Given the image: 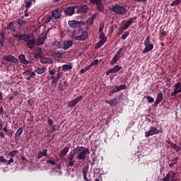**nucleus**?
<instances>
[{"label": "nucleus", "instance_id": "obj_1", "mask_svg": "<svg viewBox=\"0 0 181 181\" xmlns=\"http://www.w3.org/2000/svg\"><path fill=\"white\" fill-rule=\"evenodd\" d=\"M74 153L76 155V159L84 160L87 155L90 154V149L84 146H77L74 149Z\"/></svg>", "mask_w": 181, "mask_h": 181}, {"label": "nucleus", "instance_id": "obj_2", "mask_svg": "<svg viewBox=\"0 0 181 181\" xmlns=\"http://www.w3.org/2000/svg\"><path fill=\"white\" fill-rule=\"evenodd\" d=\"M111 11L117 13V15H125L128 12L127 8H125L122 5H119L118 4H115L114 6H112Z\"/></svg>", "mask_w": 181, "mask_h": 181}, {"label": "nucleus", "instance_id": "obj_3", "mask_svg": "<svg viewBox=\"0 0 181 181\" xmlns=\"http://www.w3.org/2000/svg\"><path fill=\"white\" fill-rule=\"evenodd\" d=\"M74 158H76V154L74 153L71 152L68 155L67 158H64V162H66L67 166H69L71 168L74 166V163L76 162Z\"/></svg>", "mask_w": 181, "mask_h": 181}, {"label": "nucleus", "instance_id": "obj_4", "mask_svg": "<svg viewBox=\"0 0 181 181\" xmlns=\"http://www.w3.org/2000/svg\"><path fill=\"white\" fill-rule=\"evenodd\" d=\"M13 37L18 39V42H19V40L28 42L29 39H30V34H21L20 33H17L16 34H13Z\"/></svg>", "mask_w": 181, "mask_h": 181}, {"label": "nucleus", "instance_id": "obj_5", "mask_svg": "<svg viewBox=\"0 0 181 181\" xmlns=\"http://www.w3.org/2000/svg\"><path fill=\"white\" fill-rule=\"evenodd\" d=\"M46 39H47V34L45 33L40 34L35 42L36 45L42 46V45H45V42H46Z\"/></svg>", "mask_w": 181, "mask_h": 181}, {"label": "nucleus", "instance_id": "obj_6", "mask_svg": "<svg viewBox=\"0 0 181 181\" xmlns=\"http://www.w3.org/2000/svg\"><path fill=\"white\" fill-rule=\"evenodd\" d=\"M122 98V93L121 95H117L116 98L111 99V100H107L105 101L107 104H110V105H113V107H116L121 101V99Z\"/></svg>", "mask_w": 181, "mask_h": 181}, {"label": "nucleus", "instance_id": "obj_7", "mask_svg": "<svg viewBox=\"0 0 181 181\" xmlns=\"http://www.w3.org/2000/svg\"><path fill=\"white\" fill-rule=\"evenodd\" d=\"M90 2L93 5H96V8L100 12H103V11H104L103 0H90Z\"/></svg>", "mask_w": 181, "mask_h": 181}, {"label": "nucleus", "instance_id": "obj_8", "mask_svg": "<svg viewBox=\"0 0 181 181\" xmlns=\"http://www.w3.org/2000/svg\"><path fill=\"white\" fill-rule=\"evenodd\" d=\"M174 90L171 93V96L175 98L177 94L181 93V82H177L173 86Z\"/></svg>", "mask_w": 181, "mask_h": 181}, {"label": "nucleus", "instance_id": "obj_9", "mask_svg": "<svg viewBox=\"0 0 181 181\" xmlns=\"http://www.w3.org/2000/svg\"><path fill=\"white\" fill-rule=\"evenodd\" d=\"M163 181H177L175 172L171 171L169 173H167L165 178L163 179Z\"/></svg>", "mask_w": 181, "mask_h": 181}, {"label": "nucleus", "instance_id": "obj_10", "mask_svg": "<svg viewBox=\"0 0 181 181\" xmlns=\"http://www.w3.org/2000/svg\"><path fill=\"white\" fill-rule=\"evenodd\" d=\"M76 6L66 7L64 9V13L66 16H73L76 13Z\"/></svg>", "mask_w": 181, "mask_h": 181}, {"label": "nucleus", "instance_id": "obj_11", "mask_svg": "<svg viewBox=\"0 0 181 181\" xmlns=\"http://www.w3.org/2000/svg\"><path fill=\"white\" fill-rule=\"evenodd\" d=\"M76 12L77 13H81V15H84V13L88 12V6L86 4L76 6Z\"/></svg>", "mask_w": 181, "mask_h": 181}, {"label": "nucleus", "instance_id": "obj_12", "mask_svg": "<svg viewBox=\"0 0 181 181\" xmlns=\"http://www.w3.org/2000/svg\"><path fill=\"white\" fill-rule=\"evenodd\" d=\"M158 132H159L158 131V129H156V127H151L150 130L145 132V136L146 138H149V136H152V135H155Z\"/></svg>", "mask_w": 181, "mask_h": 181}, {"label": "nucleus", "instance_id": "obj_13", "mask_svg": "<svg viewBox=\"0 0 181 181\" xmlns=\"http://www.w3.org/2000/svg\"><path fill=\"white\" fill-rule=\"evenodd\" d=\"M88 39V33L83 31L81 35L75 37V40L84 41Z\"/></svg>", "mask_w": 181, "mask_h": 181}, {"label": "nucleus", "instance_id": "obj_14", "mask_svg": "<svg viewBox=\"0 0 181 181\" xmlns=\"http://www.w3.org/2000/svg\"><path fill=\"white\" fill-rule=\"evenodd\" d=\"M68 25L70 28H73L74 29H78V28L81 26V23L76 20L69 21Z\"/></svg>", "mask_w": 181, "mask_h": 181}, {"label": "nucleus", "instance_id": "obj_15", "mask_svg": "<svg viewBox=\"0 0 181 181\" xmlns=\"http://www.w3.org/2000/svg\"><path fill=\"white\" fill-rule=\"evenodd\" d=\"M135 21H136V16L129 18L127 23L124 24L123 30H127V29H128V28H129V26H131V25H132Z\"/></svg>", "mask_w": 181, "mask_h": 181}, {"label": "nucleus", "instance_id": "obj_16", "mask_svg": "<svg viewBox=\"0 0 181 181\" xmlns=\"http://www.w3.org/2000/svg\"><path fill=\"white\" fill-rule=\"evenodd\" d=\"M4 60L5 62H11V63H18V59L16 57H13V55H6L4 57Z\"/></svg>", "mask_w": 181, "mask_h": 181}, {"label": "nucleus", "instance_id": "obj_17", "mask_svg": "<svg viewBox=\"0 0 181 181\" xmlns=\"http://www.w3.org/2000/svg\"><path fill=\"white\" fill-rule=\"evenodd\" d=\"M4 30H10V32H16V28L15 27V23L13 21L10 22L7 24L6 27H4Z\"/></svg>", "mask_w": 181, "mask_h": 181}, {"label": "nucleus", "instance_id": "obj_18", "mask_svg": "<svg viewBox=\"0 0 181 181\" xmlns=\"http://www.w3.org/2000/svg\"><path fill=\"white\" fill-rule=\"evenodd\" d=\"M81 100H83V96H78L76 99H74L69 103V107H75V105H77V103H80Z\"/></svg>", "mask_w": 181, "mask_h": 181}, {"label": "nucleus", "instance_id": "obj_19", "mask_svg": "<svg viewBox=\"0 0 181 181\" xmlns=\"http://www.w3.org/2000/svg\"><path fill=\"white\" fill-rule=\"evenodd\" d=\"M121 69H122V66H119V65H115L113 68L109 69L106 72V76H108L109 74H110V73H117V71H119Z\"/></svg>", "mask_w": 181, "mask_h": 181}, {"label": "nucleus", "instance_id": "obj_20", "mask_svg": "<svg viewBox=\"0 0 181 181\" xmlns=\"http://www.w3.org/2000/svg\"><path fill=\"white\" fill-rule=\"evenodd\" d=\"M26 46H28V49H33L35 47V45H36V40H35L34 38L29 39L28 41H26Z\"/></svg>", "mask_w": 181, "mask_h": 181}, {"label": "nucleus", "instance_id": "obj_21", "mask_svg": "<svg viewBox=\"0 0 181 181\" xmlns=\"http://www.w3.org/2000/svg\"><path fill=\"white\" fill-rule=\"evenodd\" d=\"M18 59L21 63H22V64L28 65L29 64V63H30L29 61L26 59V57H25V54H21L18 57Z\"/></svg>", "mask_w": 181, "mask_h": 181}, {"label": "nucleus", "instance_id": "obj_22", "mask_svg": "<svg viewBox=\"0 0 181 181\" xmlns=\"http://www.w3.org/2000/svg\"><path fill=\"white\" fill-rule=\"evenodd\" d=\"M67 87H69L67 81H64L63 83H60L58 85V91H64Z\"/></svg>", "mask_w": 181, "mask_h": 181}, {"label": "nucleus", "instance_id": "obj_23", "mask_svg": "<svg viewBox=\"0 0 181 181\" xmlns=\"http://www.w3.org/2000/svg\"><path fill=\"white\" fill-rule=\"evenodd\" d=\"M71 46H73V41L66 40L64 42L63 49H64V50H67V49H70V47H71Z\"/></svg>", "mask_w": 181, "mask_h": 181}, {"label": "nucleus", "instance_id": "obj_24", "mask_svg": "<svg viewBox=\"0 0 181 181\" xmlns=\"http://www.w3.org/2000/svg\"><path fill=\"white\" fill-rule=\"evenodd\" d=\"M35 2H36L35 0H25V9H29Z\"/></svg>", "mask_w": 181, "mask_h": 181}, {"label": "nucleus", "instance_id": "obj_25", "mask_svg": "<svg viewBox=\"0 0 181 181\" xmlns=\"http://www.w3.org/2000/svg\"><path fill=\"white\" fill-rule=\"evenodd\" d=\"M37 159H42V156H47V149H43L42 151H40L37 154Z\"/></svg>", "mask_w": 181, "mask_h": 181}, {"label": "nucleus", "instance_id": "obj_26", "mask_svg": "<svg viewBox=\"0 0 181 181\" xmlns=\"http://www.w3.org/2000/svg\"><path fill=\"white\" fill-rule=\"evenodd\" d=\"M146 47L143 50V53H148V52H151L153 49V45L152 44H148L146 45H144Z\"/></svg>", "mask_w": 181, "mask_h": 181}, {"label": "nucleus", "instance_id": "obj_27", "mask_svg": "<svg viewBox=\"0 0 181 181\" xmlns=\"http://www.w3.org/2000/svg\"><path fill=\"white\" fill-rule=\"evenodd\" d=\"M69 147H65L64 149L61 150V151L59 153L60 158H62V159H63V156L67 155V153H69Z\"/></svg>", "mask_w": 181, "mask_h": 181}, {"label": "nucleus", "instance_id": "obj_28", "mask_svg": "<svg viewBox=\"0 0 181 181\" xmlns=\"http://www.w3.org/2000/svg\"><path fill=\"white\" fill-rule=\"evenodd\" d=\"M168 144L170 146H171V147H173V148L175 150L176 152H180V151H181V147H180V146L176 145V144H174L172 141H168Z\"/></svg>", "mask_w": 181, "mask_h": 181}, {"label": "nucleus", "instance_id": "obj_29", "mask_svg": "<svg viewBox=\"0 0 181 181\" xmlns=\"http://www.w3.org/2000/svg\"><path fill=\"white\" fill-rule=\"evenodd\" d=\"M41 63L46 64H52V63H53V61L51 59H49L47 57H42L41 58Z\"/></svg>", "mask_w": 181, "mask_h": 181}, {"label": "nucleus", "instance_id": "obj_30", "mask_svg": "<svg viewBox=\"0 0 181 181\" xmlns=\"http://www.w3.org/2000/svg\"><path fill=\"white\" fill-rule=\"evenodd\" d=\"M71 69H73V65H71V63H70L69 64L62 65L63 71H67L69 70H71Z\"/></svg>", "mask_w": 181, "mask_h": 181}, {"label": "nucleus", "instance_id": "obj_31", "mask_svg": "<svg viewBox=\"0 0 181 181\" xmlns=\"http://www.w3.org/2000/svg\"><path fill=\"white\" fill-rule=\"evenodd\" d=\"M179 159V156H176V158H174V159H173L171 163L169 164L170 168H173V166H175Z\"/></svg>", "mask_w": 181, "mask_h": 181}, {"label": "nucleus", "instance_id": "obj_32", "mask_svg": "<svg viewBox=\"0 0 181 181\" xmlns=\"http://www.w3.org/2000/svg\"><path fill=\"white\" fill-rule=\"evenodd\" d=\"M46 71V68H37L35 70V73H37V74H43Z\"/></svg>", "mask_w": 181, "mask_h": 181}, {"label": "nucleus", "instance_id": "obj_33", "mask_svg": "<svg viewBox=\"0 0 181 181\" xmlns=\"http://www.w3.org/2000/svg\"><path fill=\"white\" fill-rule=\"evenodd\" d=\"M105 42H107V40L98 41L96 44L95 49H100V47L104 46V43H105Z\"/></svg>", "mask_w": 181, "mask_h": 181}, {"label": "nucleus", "instance_id": "obj_34", "mask_svg": "<svg viewBox=\"0 0 181 181\" xmlns=\"http://www.w3.org/2000/svg\"><path fill=\"white\" fill-rule=\"evenodd\" d=\"M23 132V129L22 127L18 128V129L16 131L15 134L16 138H19L22 135Z\"/></svg>", "mask_w": 181, "mask_h": 181}, {"label": "nucleus", "instance_id": "obj_35", "mask_svg": "<svg viewBox=\"0 0 181 181\" xmlns=\"http://www.w3.org/2000/svg\"><path fill=\"white\" fill-rule=\"evenodd\" d=\"M17 23H18V25H19V26H21L22 28V27L25 26V25H26V21H25L21 18H18L17 20Z\"/></svg>", "mask_w": 181, "mask_h": 181}, {"label": "nucleus", "instance_id": "obj_36", "mask_svg": "<svg viewBox=\"0 0 181 181\" xmlns=\"http://www.w3.org/2000/svg\"><path fill=\"white\" fill-rule=\"evenodd\" d=\"M50 78L52 81V84H57V83L59 82V80L57 79V76L52 75L50 76Z\"/></svg>", "mask_w": 181, "mask_h": 181}, {"label": "nucleus", "instance_id": "obj_37", "mask_svg": "<svg viewBox=\"0 0 181 181\" xmlns=\"http://www.w3.org/2000/svg\"><path fill=\"white\" fill-rule=\"evenodd\" d=\"M118 92H119L118 88H117V86H115L113 88L112 90L110 91L109 96L111 97V95H114L115 93H118Z\"/></svg>", "mask_w": 181, "mask_h": 181}, {"label": "nucleus", "instance_id": "obj_38", "mask_svg": "<svg viewBox=\"0 0 181 181\" xmlns=\"http://www.w3.org/2000/svg\"><path fill=\"white\" fill-rule=\"evenodd\" d=\"M118 59H119L118 57H116L115 55L113 57L112 60L110 61L111 66H114L117 62H118Z\"/></svg>", "mask_w": 181, "mask_h": 181}, {"label": "nucleus", "instance_id": "obj_39", "mask_svg": "<svg viewBox=\"0 0 181 181\" xmlns=\"http://www.w3.org/2000/svg\"><path fill=\"white\" fill-rule=\"evenodd\" d=\"M93 23H94V20L93 18H90V17H89V18L86 21L87 26H91Z\"/></svg>", "mask_w": 181, "mask_h": 181}, {"label": "nucleus", "instance_id": "obj_40", "mask_svg": "<svg viewBox=\"0 0 181 181\" xmlns=\"http://www.w3.org/2000/svg\"><path fill=\"white\" fill-rule=\"evenodd\" d=\"M18 150H13V151H10L8 154V156H11V158H13V156H16V154L18 153Z\"/></svg>", "mask_w": 181, "mask_h": 181}, {"label": "nucleus", "instance_id": "obj_41", "mask_svg": "<svg viewBox=\"0 0 181 181\" xmlns=\"http://www.w3.org/2000/svg\"><path fill=\"white\" fill-rule=\"evenodd\" d=\"M54 56L58 57V59H62V57H63V54L60 52H54Z\"/></svg>", "mask_w": 181, "mask_h": 181}, {"label": "nucleus", "instance_id": "obj_42", "mask_svg": "<svg viewBox=\"0 0 181 181\" xmlns=\"http://www.w3.org/2000/svg\"><path fill=\"white\" fill-rule=\"evenodd\" d=\"M116 88H117L118 91H121V90H125V88H127V85L123 84L117 86Z\"/></svg>", "mask_w": 181, "mask_h": 181}, {"label": "nucleus", "instance_id": "obj_43", "mask_svg": "<svg viewBox=\"0 0 181 181\" xmlns=\"http://www.w3.org/2000/svg\"><path fill=\"white\" fill-rule=\"evenodd\" d=\"M124 30H124V27L119 28L117 29V35H122V34L124 33Z\"/></svg>", "mask_w": 181, "mask_h": 181}, {"label": "nucleus", "instance_id": "obj_44", "mask_svg": "<svg viewBox=\"0 0 181 181\" xmlns=\"http://www.w3.org/2000/svg\"><path fill=\"white\" fill-rule=\"evenodd\" d=\"M128 36H129V32H124V33L123 35H122V40H125V39H127V37H128Z\"/></svg>", "mask_w": 181, "mask_h": 181}, {"label": "nucleus", "instance_id": "obj_45", "mask_svg": "<svg viewBox=\"0 0 181 181\" xmlns=\"http://www.w3.org/2000/svg\"><path fill=\"white\" fill-rule=\"evenodd\" d=\"M180 4H181V0H175L171 3V6H174L180 5Z\"/></svg>", "mask_w": 181, "mask_h": 181}, {"label": "nucleus", "instance_id": "obj_46", "mask_svg": "<svg viewBox=\"0 0 181 181\" xmlns=\"http://www.w3.org/2000/svg\"><path fill=\"white\" fill-rule=\"evenodd\" d=\"M99 39H100V40H106L107 41V37H105V34H104V33H100Z\"/></svg>", "mask_w": 181, "mask_h": 181}, {"label": "nucleus", "instance_id": "obj_47", "mask_svg": "<svg viewBox=\"0 0 181 181\" xmlns=\"http://www.w3.org/2000/svg\"><path fill=\"white\" fill-rule=\"evenodd\" d=\"M42 54L40 52H37L34 54V59H42Z\"/></svg>", "mask_w": 181, "mask_h": 181}, {"label": "nucleus", "instance_id": "obj_48", "mask_svg": "<svg viewBox=\"0 0 181 181\" xmlns=\"http://www.w3.org/2000/svg\"><path fill=\"white\" fill-rule=\"evenodd\" d=\"M46 163H49L50 165H57V163H56V161H54V160H51V159H48L46 161Z\"/></svg>", "mask_w": 181, "mask_h": 181}, {"label": "nucleus", "instance_id": "obj_49", "mask_svg": "<svg viewBox=\"0 0 181 181\" xmlns=\"http://www.w3.org/2000/svg\"><path fill=\"white\" fill-rule=\"evenodd\" d=\"M47 124L48 125H49V127H53L54 126V122H53V119H50V118H48V120H47Z\"/></svg>", "mask_w": 181, "mask_h": 181}, {"label": "nucleus", "instance_id": "obj_50", "mask_svg": "<svg viewBox=\"0 0 181 181\" xmlns=\"http://www.w3.org/2000/svg\"><path fill=\"white\" fill-rule=\"evenodd\" d=\"M121 52H122V48H120L115 56L119 59H121Z\"/></svg>", "mask_w": 181, "mask_h": 181}, {"label": "nucleus", "instance_id": "obj_51", "mask_svg": "<svg viewBox=\"0 0 181 181\" xmlns=\"http://www.w3.org/2000/svg\"><path fill=\"white\" fill-rule=\"evenodd\" d=\"M52 19H53V17H52V16H49L47 18H45L44 23L47 24V23H49V22H50V21H52Z\"/></svg>", "mask_w": 181, "mask_h": 181}, {"label": "nucleus", "instance_id": "obj_52", "mask_svg": "<svg viewBox=\"0 0 181 181\" xmlns=\"http://www.w3.org/2000/svg\"><path fill=\"white\" fill-rule=\"evenodd\" d=\"M146 98L149 103H153L155 101V99L151 96H146Z\"/></svg>", "mask_w": 181, "mask_h": 181}, {"label": "nucleus", "instance_id": "obj_53", "mask_svg": "<svg viewBox=\"0 0 181 181\" xmlns=\"http://www.w3.org/2000/svg\"><path fill=\"white\" fill-rule=\"evenodd\" d=\"M13 162H14L13 158H11L8 160L6 162V165H12Z\"/></svg>", "mask_w": 181, "mask_h": 181}, {"label": "nucleus", "instance_id": "obj_54", "mask_svg": "<svg viewBox=\"0 0 181 181\" xmlns=\"http://www.w3.org/2000/svg\"><path fill=\"white\" fill-rule=\"evenodd\" d=\"M151 39V37H149V35H148L146 37V39L144 41V46H146V45H150L149 44V40Z\"/></svg>", "mask_w": 181, "mask_h": 181}, {"label": "nucleus", "instance_id": "obj_55", "mask_svg": "<svg viewBox=\"0 0 181 181\" xmlns=\"http://www.w3.org/2000/svg\"><path fill=\"white\" fill-rule=\"evenodd\" d=\"M0 162H1V163H6V162H8V160L4 158V156H0Z\"/></svg>", "mask_w": 181, "mask_h": 181}, {"label": "nucleus", "instance_id": "obj_56", "mask_svg": "<svg viewBox=\"0 0 181 181\" xmlns=\"http://www.w3.org/2000/svg\"><path fill=\"white\" fill-rule=\"evenodd\" d=\"M5 45V38H0V45L4 47Z\"/></svg>", "mask_w": 181, "mask_h": 181}, {"label": "nucleus", "instance_id": "obj_57", "mask_svg": "<svg viewBox=\"0 0 181 181\" xmlns=\"http://www.w3.org/2000/svg\"><path fill=\"white\" fill-rule=\"evenodd\" d=\"M158 104H159V93L157 94V99L154 103V106L155 107L158 106Z\"/></svg>", "mask_w": 181, "mask_h": 181}, {"label": "nucleus", "instance_id": "obj_58", "mask_svg": "<svg viewBox=\"0 0 181 181\" xmlns=\"http://www.w3.org/2000/svg\"><path fill=\"white\" fill-rule=\"evenodd\" d=\"M98 59H95L91 64L90 65L93 66H97V64H98Z\"/></svg>", "mask_w": 181, "mask_h": 181}, {"label": "nucleus", "instance_id": "obj_59", "mask_svg": "<svg viewBox=\"0 0 181 181\" xmlns=\"http://www.w3.org/2000/svg\"><path fill=\"white\" fill-rule=\"evenodd\" d=\"M28 105H30V107H32V105H33V99H28L27 101Z\"/></svg>", "mask_w": 181, "mask_h": 181}, {"label": "nucleus", "instance_id": "obj_60", "mask_svg": "<svg viewBox=\"0 0 181 181\" xmlns=\"http://www.w3.org/2000/svg\"><path fill=\"white\" fill-rule=\"evenodd\" d=\"M49 73L51 76H54L56 74V72L54 71V69H51L49 71Z\"/></svg>", "mask_w": 181, "mask_h": 181}, {"label": "nucleus", "instance_id": "obj_61", "mask_svg": "<svg viewBox=\"0 0 181 181\" xmlns=\"http://www.w3.org/2000/svg\"><path fill=\"white\" fill-rule=\"evenodd\" d=\"M167 35L166 32L165 31H160V35L161 37H165V35Z\"/></svg>", "mask_w": 181, "mask_h": 181}, {"label": "nucleus", "instance_id": "obj_62", "mask_svg": "<svg viewBox=\"0 0 181 181\" xmlns=\"http://www.w3.org/2000/svg\"><path fill=\"white\" fill-rule=\"evenodd\" d=\"M28 11H29V9L25 8V10L24 11V16L28 17L29 16V13H28Z\"/></svg>", "mask_w": 181, "mask_h": 181}, {"label": "nucleus", "instance_id": "obj_63", "mask_svg": "<svg viewBox=\"0 0 181 181\" xmlns=\"http://www.w3.org/2000/svg\"><path fill=\"white\" fill-rule=\"evenodd\" d=\"M0 138L1 139H3V138H5V133L3 132H0Z\"/></svg>", "mask_w": 181, "mask_h": 181}, {"label": "nucleus", "instance_id": "obj_64", "mask_svg": "<svg viewBox=\"0 0 181 181\" xmlns=\"http://www.w3.org/2000/svg\"><path fill=\"white\" fill-rule=\"evenodd\" d=\"M24 74H25V76H30V71L29 70H26Z\"/></svg>", "mask_w": 181, "mask_h": 181}]
</instances>
